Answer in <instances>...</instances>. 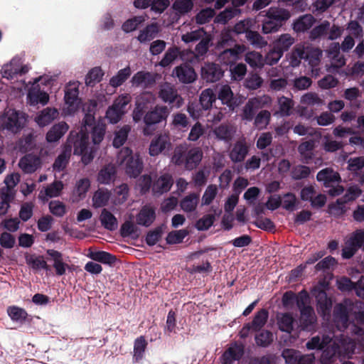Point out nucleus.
Masks as SVG:
<instances>
[{"label":"nucleus","mask_w":364,"mask_h":364,"mask_svg":"<svg viewBox=\"0 0 364 364\" xmlns=\"http://www.w3.org/2000/svg\"><path fill=\"white\" fill-rule=\"evenodd\" d=\"M89 111L85 113L82 119V124L79 133L70 132L68 143L73 146L75 155H81L84 164H88L94 158L92 151H88L89 133L91 134L94 144H99L104 139L105 134V125L102 122H96L95 118V109L96 105H90Z\"/></svg>","instance_id":"f257e3e1"},{"label":"nucleus","mask_w":364,"mask_h":364,"mask_svg":"<svg viewBox=\"0 0 364 364\" xmlns=\"http://www.w3.org/2000/svg\"><path fill=\"white\" fill-rule=\"evenodd\" d=\"M203 156L199 147L189 149L186 145H181L175 148L171 161L176 165H184L186 169L193 170L200 164Z\"/></svg>","instance_id":"f03ea898"},{"label":"nucleus","mask_w":364,"mask_h":364,"mask_svg":"<svg viewBox=\"0 0 364 364\" xmlns=\"http://www.w3.org/2000/svg\"><path fill=\"white\" fill-rule=\"evenodd\" d=\"M117 163L124 167L125 172L130 177H137L143 169V163L138 156H133L132 151L122 148L117 154Z\"/></svg>","instance_id":"7ed1b4c3"},{"label":"nucleus","mask_w":364,"mask_h":364,"mask_svg":"<svg viewBox=\"0 0 364 364\" xmlns=\"http://www.w3.org/2000/svg\"><path fill=\"white\" fill-rule=\"evenodd\" d=\"M26 122V114L14 109H6L0 115V130H8L17 133L24 127Z\"/></svg>","instance_id":"20e7f679"},{"label":"nucleus","mask_w":364,"mask_h":364,"mask_svg":"<svg viewBox=\"0 0 364 364\" xmlns=\"http://www.w3.org/2000/svg\"><path fill=\"white\" fill-rule=\"evenodd\" d=\"M129 94L119 95L106 112V118L111 124L117 123L127 112V106L131 101Z\"/></svg>","instance_id":"39448f33"},{"label":"nucleus","mask_w":364,"mask_h":364,"mask_svg":"<svg viewBox=\"0 0 364 364\" xmlns=\"http://www.w3.org/2000/svg\"><path fill=\"white\" fill-rule=\"evenodd\" d=\"M78 85L77 82H70L65 87V107L63 113L65 115H73L80 107V99L78 98Z\"/></svg>","instance_id":"423d86ee"},{"label":"nucleus","mask_w":364,"mask_h":364,"mask_svg":"<svg viewBox=\"0 0 364 364\" xmlns=\"http://www.w3.org/2000/svg\"><path fill=\"white\" fill-rule=\"evenodd\" d=\"M159 98L171 107L180 108L183 104V97L178 94L176 88L170 83L165 82L160 86Z\"/></svg>","instance_id":"0eeeda50"},{"label":"nucleus","mask_w":364,"mask_h":364,"mask_svg":"<svg viewBox=\"0 0 364 364\" xmlns=\"http://www.w3.org/2000/svg\"><path fill=\"white\" fill-rule=\"evenodd\" d=\"M268 317L269 313L266 309H262L258 311L255 314L252 322L245 323L243 326L240 331V336L242 338H245L249 336L251 332L260 331L266 324Z\"/></svg>","instance_id":"6e6552de"},{"label":"nucleus","mask_w":364,"mask_h":364,"mask_svg":"<svg viewBox=\"0 0 364 364\" xmlns=\"http://www.w3.org/2000/svg\"><path fill=\"white\" fill-rule=\"evenodd\" d=\"M168 111L166 106H156L154 109L148 112L144 117V122L146 124V127L143 130L144 135H150L151 131L150 130V126L160 123L163 120H165L168 117Z\"/></svg>","instance_id":"1a4fd4ad"},{"label":"nucleus","mask_w":364,"mask_h":364,"mask_svg":"<svg viewBox=\"0 0 364 364\" xmlns=\"http://www.w3.org/2000/svg\"><path fill=\"white\" fill-rule=\"evenodd\" d=\"M244 46L235 44L232 48H226L218 56V61L225 65L232 66L245 52Z\"/></svg>","instance_id":"9d476101"},{"label":"nucleus","mask_w":364,"mask_h":364,"mask_svg":"<svg viewBox=\"0 0 364 364\" xmlns=\"http://www.w3.org/2000/svg\"><path fill=\"white\" fill-rule=\"evenodd\" d=\"M340 358H342L340 346L335 341L334 336H332V341L323 348L321 363V364H333Z\"/></svg>","instance_id":"9b49d317"},{"label":"nucleus","mask_w":364,"mask_h":364,"mask_svg":"<svg viewBox=\"0 0 364 364\" xmlns=\"http://www.w3.org/2000/svg\"><path fill=\"white\" fill-rule=\"evenodd\" d=\"M223 75V71L218 64L207 63L201 68V77L208 82L219 80Z\"/></svg>","instance_id":"f8f14e48"},{"label":"nucleus","mask_w":364,"mask_h":364,"mask_svg":"<svg viewBox=\"0 0 364 364\" xmlns=\"http://www.w3.org/2000/svg\"><path fill=\"white\" fill-rule=\"evenodd\" d=\"M173 75L176 76L178 80L184 84L193 82L197 78V74L194 69L188 64H182L174 68Z\"/></svg>","instance_id":"ddd939ff"},{"label":"nucleus","mask_w":364,"mask_h":364,"mask_svg":"<svg viewBox=\"0 0 364 364\" xmlns=\"http://www.w3.org/2000/svg\"><path fill=\"white\" fill-rule=\"evenodd\" d=\"M170 149L171 142L168 135L166 134H159L151 141L149 146V154L155 156Z\"/></svg>","instance_id":"4468645a"},{"label":"nucleus","mask_w":364,"mask_h":364,"mask_svg":"<svg viewBox=\"0 0 364 364\" xmlns=\"http://www.w3.org/2000/svg\"><path fill=\"white\" fill-rule=\"evenodd\" d=\"M41 160L40 157L33 154H26L22 157L18 163L21 169L26 173L35 172L41 167Z\"/></svg>","instance_id":"2eb2a0df"},{"label":"nucleus","mask_w":364,"mask_h":364,"mask_svg":"<svg viewBox=\"0 0 364 364\" xmlns=\"http://www.w3.org/2000/svg\"><path fill=\"white\" fill-rule=\"evenodd\" d=\"M348 306L343 304H338L334 307V321L340 329H345L348 326Z\"/></svg>","instance_id":"dca6fc26"},{"label":"nucleus","mask_w":364,"mask_h":364,"mask_svg":"<svg viewBox=\"0 0 364 364\" xmlns=\"http://www.w3.org/2000/svg\"><path fill=\"white\" fill-rule=\"evenodd\" d=\"M334 338L340 346L341 355L342 358H350L351 355L355 353V343L353 339L344 335L334 336Z\"/></svg>","instance_id":"f3484780"},{"label":"nucleus","mask_w":364,"mask_h":364,"mask_svg":"<svg viewBox=\"0 0 364 364\" xmlns=\"http://www.w3.org/2000/svg\"><path fill=\"white\" fill-rule=\"evenodd\" d=\"M173 183V178L169 173H164L153 182L154 193L163 194L168 192Z\"/></svg>","instance_id":"a211bd4d"},{"label":"nucleus","mask_w":364,"mask_h":364,"mask_svg":"<svg viewBox=\"0 0 364 364\" xmlns=\"http://www.w3.org/2000/svg\"><path fill=\"white\" fill-rule=\"evenodd\" d=\"M136 219L138 225L149 227L156 219L155 209L150 205L143 206Z\"/></svg>","instance_id":"6ab92c4d"},{"label":"nucleus","mask_w":364,"mask_h":364,"mask_svg":"<svg viewBox=\"0 0 364 364\" xmlns=\"http://www.w3.org/2000/svg\"><path fill=\"white\" fill-rule=\"evenodd\" d=\"M316 178L318 181L323 182L326 187L333 186V184L338 183L341 180L338 173L330 168L321 170L317 173Z\"/></svg>","instance_id":"aec40b11"},{"label":"nucleus","mask_w":364,"mask_h":364,"mask_svg":"<svg viewBox=\"0 0 364 364\" xmlns=\"http://www.w3.org/2000/svg\"><path fill=\"white\" fill-rule=\"evenodd\" d=\"M247 0H232L234 7L226 8L216 17V21L220 23H226L230 19L235 16L240 11L237 8L245 4Z\"/></svg>","instance_id":"412c9836"},{"label":"nucleus","mask_w":364,"mask_h":364,"mask_svg":"<svg viewBox=\"0 0 364 364\" xmlns=\"http://www.w3.org/2000/svg\"><path fill=\"white\" fill-rule=\"evenodd\" d=\"M315 22L316 18L313 15L304 14L293 22L292 28L296 33H304L309 30Z\"/></svg>","instance_id":"4be33fe9"},{"label":"nucleus","mask_w":364,"mask_h":364,"mask_svg":"<svg viewBox=\"0 0 364 364\" xmlns=\"http://www.w3.org/2000/svg\"><path fill=\"white\" fill-rule=\"evenodd\" d=\"M248 153V147L245 140L237 141L230 151L229 156L234 163L244 161Z\"/></svg>","instance_id":"5701e85b"},{"label":"nucleus","mask_w":364,"mask_h":364,"mask_svg":"<svg viewBox=\"0 0 364 364\" xmlns=\"http://www.w3.org/2000/svg\"><path fill=\"white\" fill-rule=\"evenodd\" d=\"M71 144L67 142L65 149L58 156L53 164V171L60 172L66 168L71 156Z\"/></svg>","instance_id":"b1692460"},{"label":"nucleus","mask_w":364,"mask_h":364,"mask_svg":"<svg viewBox=\"0 0 364 364\" xmlns=\"http://www.w3.org/2000/svg\"><path fill=\"white\" fill-rule=\"evenodd\" d=\"M314 295L317 301L318 311H321L323 316L330 313L332 302L323 290L314 289Z\"/></svg>","instance_id":"393cba45"},{"label":"nucleus","mask_w":364,"mask_h":364,"mask_svg":"<svg viewBox=\"0 0 364 364\" xmlns=\"http://www.w3.org/2000/svg\"><path fill=\"white\" fill-rule=\"evenodd\" d=\"M69 126L65 122H60L54 124L46 134V139L48 142L58 141L68 130Z\"/></svg>","instance_id":"a878e982"},{"label":"nucleus","mask_w":364,"mask_h":364,"mask_svg":"<svg viewBox=\"0 0 364 364\" xmlns=\"http://www.w3.org/2000/svg\"><path fill=\"white\" fill-rule=\"evenodd\" d=\"M46 252L53 261V267L56 274L61 276L65 274L68 264L63 262V255L55 250H48Z\"/></svg>","instance_id":"bb28decb"},{"label":"nucleus","mask_w":364,"mask_h":364,"mask_svg":"<svg viewBox=\"0 0 364 364\" xmlns=\"http://www.w3.org/2000/svg\"><path fill=\"white\" fill-rule=\"evenodd\" d=\"M58 116V111L57 109L47 107L36 117L35 121L40 127H45L51 123Z\"/></svg>","instance_id":"cd10ccee"},{"label":"nucleus","mask_w":364,"mask_h":364,"mask_svg":"<svg viewBox=\"0 0 364 364\" xmlns=\"http://www.w3.org/2000/svg\"><path fill=\"white\" fill-rule=\"evenodd\" d=\"M155 82L152 75L148 72L139 71L134 75L131 82L133 86L146 88Z\"/></svg>","instance_id":"c85d7f7f"},{"label":"nucleus","mask_w":364,"mask_h":364,"mask_svg":"<svg viewBox=\"0 0 364 364\" xmlns=\"http://www.w3.org/2000/svg\"><path fill=\"white\" fill-rule=\"evenodd\" d=\"M111 197V192L104 188H98L92 196V206L99 208L107 205Z\"/></svg>","instance_id":"c756f323"},{"label":"nucleus","mask_w":364,"mask_h":364,"mask_svg":"<svg viewBox=\"0 0 364 364\" xmlns=\"http://www.w3.org/2000/svg\"><path fill=\"white\" fill-rule=\"evenodd\" d=\"M278 328L281 331L291 333L294 329V318L289 313H279L277 315Z\"/></svg>","instance_id":"7c9ffc66"},{"label":"nucleus","mask_w":364,"mask_h":364,"mask_svg":"<svg viewBox=\"0 0 364 364\" xmlns=\"http://www.w3.org/2000/svg\"><path fill=\"white\" fill-rule=\"evenodd\" d=\"M147 345V341L143 336L134 340L132 358L134 363H139L144 358Z\"/></svg>","instance_id":"2f4dec72"},{"label":"nucleus","mask_w":364,"mask_h":364,"mask_svg":"<svg viewBox=\"0 0 364 364\" xmlns=\"http://www.w3.org/2000/svg\"><path fill=\"white\" fill-rule=\"evenodd\" d=\"M27 98L31 105L41 104L45 105L49 100L48 95L40 89L33 87L28 91Z\"/></svg>","instance_id":"473e14b6"},{"label":"nucleus","mask_w":364,"mask_h":364,"mask_svg":"<svg viewBox=\"0 0 364 364\" xmlns=\"http://www.w3.org/2000/svg\"><path fill=\"white\" fill-rule=\"evenodd\" d=\"M266 16L275 20L278 23H281L282 26L283 23L291 17V14L286 9L270 7L266 13Z\"/></svg>","instance_id":"72a5a7b5"},{"label":"nucleus","mask_w":364,"mask_h":364,"mask_svg":"<svg viewBox=\"0 0 364 364\" xmlns=\"http://www.w3.org/2000/svg\"><path fill=\"white\" fill-rule=\"evenodd\" d=\"M159 31L158 24L156 23H151L140 31L137 40L142 43L149 42L156 36Z\"/></svg>","instance_id":"f704fd0d"},{"label":"nucleus","mask_w":364,"mask_h":364,"mask_svg":"<svg viewBox=\"0 0 364 364\" xmlns=\"http://www.w3.org/2000/svg\"><path fill=\"white\" fill-rule=\"evenodd\" d=\"M332 341V336L330 335H323L312 337L306 343V347L308 350H321Z\"/></svg>","instance_id":"c9c22d12"},{"label":"nucleus","mask_w":364,"mask_h":364,"mask_svg":"<svg viewBox=\"0 0 364 364\" xmlns=\"http://www.w3.org/2000/svg\"><path fill=\"white\" fill-rule=\"evenodd\" d=\"M243 347L234 344L231 346L223 354V364H231L232 361L238 360L243 355Z\"/></svg>","instance_id":"e433bc0d"},{"label":"nucleus","mask_w":364,"mask_h":364,"mask_svg":"<svg viewBox=\"0 0 364 364\" xmlns=\"http://www.w3.org/2000/svg\"><path fill=\"white\" fill-rule=\"evenodd\" d=\"M26 262L27 264L35 271L41 269H44L46 271L50 270V267L42 256H36L35 255H26Z\"/></svg>","instance_id":"4c0bfd02"},{"label":"nucleus","mask_w":364,"mask_h":364,"mask_svg":"<svg viewBox=\"0 0 364 364\" xmlns=\"http://www.w3.org/2000/svg\"><path fill=\"white\" fill-rule=\"evenodd\" d=\"M116 168L114 165L108 164L104 166L99 172L97 181L102 184H109L114 179Z\"/></svg>","instance_id":"58836bf2"},{"label":"nucleus","mask_w":364,"mask_h":364,"mask_svg":"<svg viewBox=\"0 0 364 364\" xmlns=\"http://www.w3.org/2000/svg\"><path fill=\"white\" fill-rule=\"evenodd\" d=\"M102 225L108 230H115L118 227L115 216L107 209H103L100 216Z\"/></svg>","instance_id":"ea45409f"},{"label":"nucleus","mask_w":364,"mask_h":364,"mask_svg":"<svg viewBox=\"0 0 364 364\" xmlns=\"http://www.w3.org/2000/svg\"><path fill=\"white\" fill-rule=\"evenodd\" d=\"M235 130L234 128L226 124H223L219 127H216L213 133L215 135L216 138L220 140H223L225 141H230L232 139Z\"/></svg>","instance_id":"a19ab883"},{"label":"nucleus","mask_w":364,"mask_h":364,"mask_svg":"<svg viewBox=\"0 0 364 364\" xmlns=\"http://www.w3.org/2000/svg\"><path fill=\"white\" fill-rule=\"evenodd\" d=\"M198 202L199 195L191 193L181 200L180 206L184 212L191 213L196 210Z\"/></svg>","instance_id":"79ce46f5"},{"label":"nucleus","mask_w":364,"mask_h":364,"mask_svg":"<svg viewBox=\"0 0 364 364\" xmlns=\"http://www.w3.org/2000/svg\"><path fill=\"white\" fill-rule=\"evenodd\" d=\"M315 147V142L314 140H309L302 142L298 146V151L302 157L304 163H308L313 156V151Z\"/></svg>","instance_id":"37998d69"},{"label":"nucleus","mask_w":364,"mask_h":364,"mask_svg":"<svg viewBox=\"0 0 364 364\" xmlns=\"http://www.w3.org/2000/svg\"><path fill=\"white\" fill-rule=\"evenodd\" d=\"M295 39L289 33H284L279 36L274 41V46L277 49L284 52L288 50L289 48L294 43Z\"/></svg>","instance_id":"c03bdc74"},{"label":"nucleus","mask_w":364,"mask_h":364,"mask_svg":"<svg viewBox=\"0 0 364 364\" xmlns=\"http://www.w3.org/2000/svg\"><path fill=\"white\" fill-rule=\"evenodd\" d=\"M132 71L129 66L119 70L117 73L111 77L109 85L113 87L122 85L131 75Z\"/></svg>","instance_id":"a18cd8bd"},{"label":"nucleus","mask_w":364,"mask_h":364,"mask_svg":"<svg viewBox=\"0 0 364 364\" xmlns=\"http://www.w3.org/2000/svg\"><path fill=\"white\" fill-rule=\"evenodd\" d=\"M90 186V181L88 178L80 179L75 185L73 192L75 200H80L85 197L86 193Z\"/></svg>","instance_id":"49530a36"},{"label":"nucleus","mask_w":364,"mask_h":364,"mask_svg":"<svg viewBox=\"0 0 364 364\" xmlns=\"http://www.w3.org/2000/svg\"><path fill=\"white\" fill-rule=\"evenodd\" d=\"M216 96L213 90L208 88L202 91L200 95V104L203 109L207 110L212 107L215 102Z\"/></svg>","instance_id":"de8ad7c7"},{"label":"nucleus","mask_w":364,"mask_h":364,"mask_svg":"<svg viewBox=\"0 0 364 364\" xmlns=\"http://www.w3.org/2000/svg\"><path fill=\"white\" fill-rule=\"evenodd\" d=\"M279 113L282 117L291 115L294 107V101L289 97L282 96L278 98Z\"/></svg>","instance_id":"09e8293b"},{"label":"nucleus","mask_w":364,"mask_h":364,"mask_svg":"<svg viewBox=\"0 0 364 364\" xmlns=\"http://www.w3.org/2000/svg\"><path fill=\"white\" fill-rule=\"evenodd\" d=\"M301 314V321L304 328H309L312 326L315 321V313L314 309L310 306L299 310Z\"/></svg>","instance_id":"8fccbe9b"},{"label":"nucleus","mask_w":364,"mask_h":364,"mask_svg":"<svg viewBox=\"0 0 364 364\" xmlns=\"http://www.w3.org/2000/svg\"><path fill=\"white\" fill-rule=\"evenodd\" d=\"M330 28V22L327 20L322 21L319 25L315 26L309 33V38L316 40L321 37H326L327 32Z\"/></svg>","instance_id":"3c124183"},{"label":"nucleus","mask_w":364,"mask_h":364,"mask_svg":"<svg viewBox=\"0 0 364 364\" xmlns=\"http://www.w3.org/2000/svg\"><path fill=\"white\" fill-rule=\"evenodd\" d=\"M255 339L258 346L266 348L273 342L274 335L268 330H262L255 335Z\"/></svg>","instance_id":"603ef678"},{"label":"nucleus","mask_w":364,"mask_h":364,"mask_svg":"<svg viewBox=\"0 0 364 364\" xmlns=\"http://www.w3.org/2000/svg\"><path fill=\"white\" fill-rule=\"evenodd\" d=\"M7 313L12 321L19 323L24 322L28 316L25 309L16 306L8 307Z\"/></svg>","instance_id":"864d4df0"},{"label":"nucleus","mask_w":364,"mask_h":364,"mask_svg":"<svg viewBox=\"0 0 364 364\" xmlns=\"http://www.w3.org/2000/svg\"><path fill=\"white\" fill-rule=\"evenodd\" d=\"M20 71V65L16 60H12L9 64L5 65L2 68V76L7 79H13L18 75Z\"/></svg>","instance_id":"5fc2aeb1"},{"label":"nucleus","mask_w":364,"mask_h":364,"mask_svg":"<svg viewBox=\"0 0 364 364\" xmlns=\"http://www.w3.org/2000/svg\"><path fill=\"white\" fill-rule=\"evenodd\" d=\"M131 130V127L129 125H124L121 129H119L117 132H115L114 138L113 139V146L115 148H119L122 146L127 141L128 134Z\"/></svg>","instance_id":"6e6d98bb"},{"label":"nucleus","mask_w":364,"mask_h":364,"mask_svg":"<svg viewBox=\"0 0 364 364\" xmlns=\"http://www.w3.org/2000/svg\"><path fill=\"white\" fill-rule=\"evenodd\" d=\"M90 257L95 261L107 264H112L116 261V257L114 255L104 251L91 252Z\"/></svg>","instance_id":"4d7b16f0"},{"label":"nucleus","mask_w":364,"mask_h":364,"mask_svg":"<svg viewBox=\"0 0 364 364\" xmlns=\"http://www.w3.org/2000/svg\"><path fill=\"white\" fill-rule=\"evenodd\" d=\"M245 60L252 68H261L264 65V58L258 52L252 51L247 53L245 55Z\"/></svg>","instance_id":"13d9d810"},{"label":"nucleus","mask_w":364,"mask_h":364,"mask_svg":"<svg viewBox=\"0 0 364 364\" xmlns=\"http://www.w3.org/2000/svg\"><path fill=\"white\" fill-rule=\"evenodd\" d=\"M218 99L229 107L232 105L233 92L228 85H222L218 92Z\"/></svg>","instance_id":"bf43d9fd"},{"label":"nucleus","mask_w":364,"mask_h":364,"mask_svg":"<svg viewBox=\"0 0 364 364\" xmlns=\"http://www.w3.org/2000/svg\"><path fill=\"white\" fill-rule=\"evenodd\" d=\"M104 75L102 69L99 67H95L91 69L85 77V84L87 86H93L99 82Z\"/></svg>","instance_id":"052dcab7"},{"label":"nucleus","mask_w":364,"mask_h":364,"mask_svg":"<svg viewBox=\"0 0 364 364\" xmlns=\"http://www.w3.org/2000/svg\"><path fill=\"white\" fill-rule=\"evenodd\" d=\"M347 163L348 170L356 176L359 172L362 171L364 168V156L350 158Z\"/></svg>","instance_id":"680f3d73"},{"label":"nucleus","mask_w":364,"mask_h":364,"mask_svg":"<svg viewBox=\"0 0 364 364\" xmlns=\"http://www.w3.org/2000/svg\"><path fill=\"white\" fill-rule=\"evenodd\" d=\"M270 118V112L262 110L255 116L254 124L258 129H265L269 123Z\"/></svg>","instance_id":"e2e57ef3"},{"label":"nucleus","mask_w":364,"mask_h":364,"mask_svg":"<svg viewBox=\"0 0 364 364\" xmlns=\"http://www.w3.org/2000/svg\"><path fill=\"white\" fill-rule=\"evenodd\" d=\"M128 192L129 188L128 186L125 183H122L116 187L114 190V194L115 196L114 203L115 205L123 203L128 197Z\"/></svg>","instance_id":"0e129e2a"},{"label":"nucleus","mask_w":364,"mask_h":364,"mask_svg":"<svg viewBox=\"0 0 364 364\" xmlns=\"http://www.w3.org/2000/svg\"><path fill=\"white\" fill-rule=\"evenodd\" d=\"M307 58L308 55L304 48H296L289 57V65L293 68L298 67L301 63V60Z\"/></svg>","instance_id":"69168bd1"},{"label":"nucleus","mask_w":364,"mask_h":364,"mask_svg":"<svg viewBox=\"0 0 364 364\" xmlns=\"http://www.w3.org/2000/svg\"><path fill=\"white\" fill-rule=\"evenodd\" d=\"M217 194H218L217 186L213 185V184L209 185L206 188V189L202 196V199H201L202 205H210L213 201V200L215 198Z\"/></svg>","instance_id":"338daca9"},{"label":"nucleus","mask_w":364,"mask_h":364,"mask_svg":"<svg viewBox=\"0 0 364 364\" xmlns=\"http://www.w3.org/2000/svg\"><path fill=\"white\" fill-rule=\"evenodd\" d=\"M346 241L358 250L364 244V230H355Z\"/></svg>","instance_id":"774afa93"}]
</instances>
